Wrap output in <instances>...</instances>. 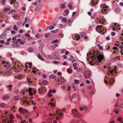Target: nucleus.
Masks as SVG:
<instances>
[{
    "instance_id": "c9c22d12",
    "label": "nucleus",
    "mask_w": 123,
    "mask_h": 123,
    "mask_svg": "<svg viewBox=\"0 0 123 123\" xmlns=\"http://www.w3.org/2000/svg\"><path fill=\"white\" fill-rule=\"evenodd\" d=\"M42 83L44 85H47L48 83V82L46 80H43L42 81Z\"/></svg>"
},
{
    "instance_id": "0eeeda50",
    "label": "nucleus",
    "mask_w": 123,
    "mask_h": 123,
    "mask_svg": "<svg viewBox=\"0 0 123 123\" xmlns=\"http://www.w3.org/2000/svg\"><path fill=\"white\" fill-rule=\"evenodd\" d=\"M47 90L45 87H43L41 86V87L38 89V92L39 94H42L45 93Z\"/></svg>"
},
{
    "instance_id": "72a5a7b5",
    "label": "nucleus",
    "mask_w": 123,
    "mask_h": 123,
    "mask_svg": "<svg viewBox=\"0 0 123 123\" xmlns=\"http://www.w3.org/2000/svg\"><path fill=\"white\" fill-rule=\"evenodd\" d=\"M65 80L63 78H61V83L63 84L65 83Z\"/></svg>"
},
{
    "instance_id": "338daca9",
    "label": "nucleus",
    "mask_w": 123,
    "mask_h": 123,
    "mask_svg": "<svg viewBox=\"0 0 123 123\" xmlns=\"http://www.w3.org/2000/svg\"><path fill=\"white\" fill-rule=\"evenodd\" d=\"M5 41L3 40H0V43L1 44H4L5 43Z\"/></svg>"
},
{
    "instance_id": "dca6fc26",
    "label": "nucleus",
    "mask_w": 123,
    "mask_h": 123,
    "mask_svg": "<svg viewBox=\"0 0 123 123\" xmlns=\"http://www.w3.org/2000/svg\"><path fill=\"white\" fill-rule=\"evenodd\" d=\"M28 63H26L25 66V72H30V70L29 69H28L27 68H28Z\"/></svg>"
},
{
    "instance_id": "603ef678",
    "label": "nucleus",
    "mask_w": 123,
    "mask_h": 123,
    "mask_svg": "<svg viewBox=\"0 0 123 123\" xmlns=\"http://www.w3.org/2000/svg\"><path fill=\"white\" fill-rule=\"evenodd\" d=\"M54 26L53 25L52 26L50 27L49 28V30H52L54 28Z\"/></svg>"
},
{
    "instance_id": "cd10ccee",
    "label": "nucleus",
    "mask_w": 123,
    "mask_h": 123,
    "mask_svg": "<svg viewBox=\"0 0 123 123\" xmlns=\"http://www.w3.org/2000/svg\"><path fill=\"white\" fill-rule=\"evenodd\" d=\"M52 91L51 90H49V93L48 94V96L49 97H51V94L52 93Z\"/></svg>"
},
{
    "instance_id": "c756f323",
    "label": "nucleus",
    "mask_w": 123,
    "mask_h": 123,
    "mask_svg": "<svg viewBox=\"0 0 123 123\" xmlns=\"http://www.w3.org/2000/svg\"><path fill=\"white\" fill-rule=\"evenodd\" d=\"M67 71L69 74H70L72 73V69L68 68L67 69Z\"/></svg>"
},
{
    "instance_id": "bb28decb",
    "label": "nucleus",
    "mask_w": 123,
    "mask_h": 123,
    "mask_svg": "<svg viewBox=\"0 0 123 123\" xmlns=\"http://www.w3.org/2000/svg\"><path fill=\"white\" fill-rule=\"evenodd\" d=\"M97 1V0H96ZM92 6H95L96 4H97V1H96L95 2H94L92 0Z\"/></svg>"
},
{
    "instance_id": "de8ad7c7",
    "label": "nucleus",
    "mask_w": 123,
    "mask_h": 123,
    "mask_svg": "<svg viewBox=\"0 0 123 123\" xmlns=\"http://www.w3.org/2000/svg\"><path fill=\"white\" fill-rule=\"evenodd\" d=\"M10 9L9 8H6L3 10L5 12L9 10Z\"/></svg>"
},
{
    "instance_id": "5fc2aeb1",
    "label": "nucleus",
    "mask_w": 123,
    "mask_h": 123,
    "mask_svg": "<svg viewBox=\"0 0 123 123\" xmlns=\"http://www.w3.org/2000/svg\"><path fill=\"white\" fill-rule=\"evenodd\" d=\"M120 11V10L119 8H117L115 10V11L117 13L119 12Z\"/></svg>"
},
{
    "instance_id": "052dcab7",
    "label": "nucleus",
    "mask_w": 123,
    "mask_h": 123,
    "mask_svg": "<svg viewBox=\"0 0 123 123\" xmlns=\"http://www.w3.org/2000/svg\"><path fill=\"white\" fill-rule=\"evenodd\" d=\"M17 117L19 119H20L21 120L22 119L21 117L19 115H16Z\"/></svg>"
},
{
    "instance_id": "4be33fe9",
    "label": "nucleus",
    "mask_w": 123,
    "mask_h": 123,
    "mask_svg": "<svg viewBox=\"0 0 123 123\" xmlns=\"http://www.w3.org/2000/svg\"><path fill=\"white\" fill-rule=\"evenodd\" d=\"M27 91L28 90L27 89H24L22 90V91L21 92V93H22L23 95H24L25 92H27Z\"/></svg>"
},
{
    "instance_id": "a211bd4d",
    "label": "nucleus",
    "mask_w": 123,
    "mask_h": 123,
    "mask_svg": "<svg viewBox=\"0 0 123 123\" xmlns=\"http://www.w3.org/2000/svg\"><path fill=\"white\" fill-rule=\"evenodd\" d=\"M108 70L109 72V73L111 74H113V73H114V74H115L116 71V70L114 69H113L112 70H110L108 69Z\"/></svg>"
},
{
    "instance_id": "e433bc0d",
    "label": "nucleus",
    "mask_w": 123,
    "mask_h": 123,
    "mask_svg": "<svg viewBox=\"0 0 123 123\" xmlns=\"http://www.w3.org/2000/svg\"><path fill=\"white\" fill-rule=\"evenodd\" d=\"M58 46V45L57 44H55L54 45H52L51 47L52 49H54L56 47Z\"/></svg>"
},
{
    "instance_id": "4c0bfd02",
    "label": "nucleus",
    "mask_w": 123,
    "mask_h": 123,
    "mask_svg": "<svg viewBox=\"0 0 123 123\" xmlns=\"http://www.w3.org/2000/svg\"><path fill=\"white\" fill-rule=\"evenodd\" d=\"M28 81L29 83V85H31L32 84V82L31 80L30 79H28Z\"/></svg>"
},
{
    "instance_id": "ea45409f",
    "label": "nucleus",
    "mask_w": 123,
    "mask_h": 123,
    "mask_svg": "<svg viewBox=\"0 0 123 123\" xmlns=\"http://www.w3.org/2000/svg\"><path fill=\"white\" fill-rule=\"evenodd\" d=\"M15 11L14 10H10L9 12H8V14H10L11 13H13L14 12H15Z\"/></svg>"
},
{
    "instance_id": "f8f14e48",
    "label": "nucleus",
    "mask_w": 123,
    "mask_h": 123,
    "mask_svg": "<svg viewBox=\"0 0 123 123\" xmlns=\"http://www.w3.org/2000/svg\"><path fill=\"white\" fill-rule=\"evenodd\" d=\"M21 100H22L21 102L23 104H24L25 105H29V103L28 101L27 100L25 99H23L22 98H21Z\"/></svg>"
},
{
    "instance_id": "a19ab883",
    "label": "nucleus",
    "mask_w": 123,
    "mask_h": 123,
    "mask_svg": "<svg viewBox=\"0 0 123 123\" xmlns=\"http://www.w3.org/2000/svg\"><path fill=\"white\" fill-rule=\"evenodd\" d=\"M19 98V97L18 96H16L14 97L13 98V99L16 100H18Z\"/></svg>"
},
{
    "instance_id": "2f4dec72",
    "label": "nucleus",
    "mask_w": 123,
    "mask_h": 123,
    "mask_svg": "<svg viewBox=\"0 0 123 123\" xmlns=\"http://www.w3.org/2000/svg\"><path fill=\"white\" fill-rule=\"evenodd\" d=\"M122 117H120L116 119V121L121 122L122 121Z\"/></svg>"
},
{
    "instance_id": "0e129e2a",
    "label": "nucleus",
    "mask_w": 123,
    "mask_h": 123,
    "mask_svg": "<svg viewBox=\"0 0 123 123\" xmlns=\"http://www.w3.org/2000/svg\"><path fill=\"white\" fill-rule=\"evenodd\" d=\"M114 112L116 114H118L119 113V111L118 110H115L114 111Z\"/></svg>"
},
{
    "instance_id": "f03ea898",
    "label": "nucleus",
    "mask_w": 123,
    "mask_h": 123,
    "mask_svg": "<svg viewBox=\"0 0 123 123\" xmlns=\"http://www.w3.org/2000/svg\"><path fill=\"white\" fill-rule=\"evenodd\" d=\"M23 66V65L20 62H16L13 64L12 68L15 72H18L21 70Z\"/></svg>"
},
{
    "instance_id": "f3484780",
    "label": "nucleus",
    "mask_w": 123,
    "mask_h": 123,
    "mask_svg": "<svg viewBox=\"0 0 123 123\" xmlns=\"http://www.w3.org/2000/svg\"><path fill=\"white\" fill-rule=\"evenodd\" d=\"M115 45H116L117 46H119V48H123V46H122L121 45H120V44L118 42H116L115 44Z\"/></svg>"
},
{
    "instance_id": "09e8293b",
    "label": "nucleus",
    "mask_w": 123,
    "mask_h": 123,
    "mask_svg": "<svg viewBox=\"0 0 123 123\" xmlns=\"http://www.w3.org/2000/svg\"><path fill=\"white\" fill-rule=\"evenodd\" d=\"M75 37L77 39V40H78L80 39V37L79 35H75Z\"/></svg>"
},
{
    "instance_id": "f257e3e1",
    "label": "nucleus",
    "mask_w": 123,
    "mask_h": 123,
    "mask_svg": "<svg viewBox=\"0 0 123 123\" xmlns=\"http://www.w3.org/2000/svg\"><path fill=\"white\" fill-rule=\"evenodd\" d=\"M87 55L88 57H90V59H91V60H90L89 62V64L91 65H99L101 60H103L104 58L103 56L101 55H99L97 58L96 57L95 54H92V53H91L89 52Z\"/></svg>"
},
{
    "instance_id": "c85d7f7f",
    "label": "nucleus",
    "mask_w": 123,
    "mask_h": 123,
    "mask_svg": "<svg viewBox=\"0 0 123 123\" xmlns=\"http://www.w3.org/2000/svg\"><path fill=\"white\" fill-rule=\"evenodd\" d=\"M72 87L74 89V90H75L77 89V87L76 86H75L74 83H73L72 84Z\"/></svg>"
},
{
    "instance_id": "864d4df0",
    "label": "nucleus",
    "mask_w": 123,
    "mask_h": 123,
    "mask_svg": "<svg viewBox=\"0 0 123 123\" xmlns=\"http://www.w3.org/2000/svg\"><path fill=\"white\" fill-rule=\"evenodd\" d=\"M59 40L58 39H56L54 41H53L51 43H56L58 42Z\"/></svg>"
},
{
    "instance_id": "4d7b16f0",
    "label": "nucleus",
    "mask_w": 123,
    "mask_h": 123,
    "mask_svg": "<svg viewBox=\"0 0 123 123\" xmlns=\"http://www.w3.org/2000/svg\"><path fill=\"white\" fill-rule=\"evenodd\" d=\"M58 115L60 117H61L63 116V113H62L61 112L59 113Z\"/></svg>"
},
{
    "instance_id": "b1692460",
    "label": "nucleus",
    "mask_w": 123,
    "mask_h": 123,
    "mask_svg": "<svg viewBox=\"0 0 123 123\" xmlns=\"http://www.w3.org/2000/svg\"><path fill=\"white\" fill-rule=\"evenodd\" d=\"M9 96L8 95L4 96L2 97V99L4 100H5L8 98Z\"/></svg>"
},
{
    "instance_id": "c03bdc74",
    "label": "nucleus",
    "mask_w": 123,
    "mask_h": 123,
    "mask_svg": "<svg viewBox=\"0 0 123 123\" xmlns=\"http://www.w3.org/2000/svg\"><path fill=\"white\" fill-rule=\"evenodd\" d=\"M56 76L55 75H50L49 76V77L50 78H52L53 79H55L56 78Z\"/></svg>"
},
{
    "instance_id": "7ed1b4c3",
    "label": "nucleus",
    "mask_w": 123,
    "mask_h": 123,
    "mask_svg": "<svg viewBox=\"0 0 123 123\" xmlns=\"http://www.w3.org/2000/svg\"><path fill=\"white\" fill-rule=\"evenodd\" d=\"M100 7L102 9L101 10V11L102 13H106L107 12L108 9H107V8H108V6H107L105 4H101Z\"/></svg>"
},
{
    "instance_id": "69168bd1",
    "label": "nucleus",
    "mask_w": 123,
    "mask_h": 123,
    "mask_svg": "<svg viewBox=\"0 0 123 123\" xmlns=\"http://www.w3.org/2000/svg\"><path fill=\"white\" fill-rule=\"evenodd\" d=\"M44 56L45 57H46L47 59H49L50 57V56L49 55H48L47 56H46V55H44Z\"/></svg>"
},
{
    "instance_id": "2eb2a0df",
    "label": "nucleus",
    "mask_w": 123,
    "mask_h": 123,
    "mask_svg": "<svg viewBox=\"0 0 123 123\" xmlns=\"http://www.w3.org/2000/svg\"><path fill=\"white\" fill-rule=\"evenodd\" d=\"M102 26H99L98 25L96 27V30L97 31L99 32V31H102Z\"/></svg>"
},
{
    "instance_id": "393cba45",
    "label": "nucleus",
    "mask_w": 123,
    "mask_h": 123,
    "mask_svg": "<svg viewBox=\"0 0 123 123\" xmlns=\"http://www.w3.org/2000/svg\"><path fill=\"white\" fill-rule=\"evenodd\" d=\"M37 57L40 60L42 61H44V59L42 58L40 54H38V55Z\"/></svg>"
},
{
    "instance_id": "1a4fd4ad",
    "label": "nucleus",
    "mask_w": 123,
    "mask_h": 123,
    "mask_svg": "<svg viewBox=\"0 0 123 123\" xmlns=\"http://www.w3.org/2000/svg\"><path fill=\"white\" fill-rule=\"evenodd\" d=\"M120 25L117 24H115L112 27V28L114 31H117L120 30Z\"/></svg>"
},
{
    "instance_id": "9d476101",
    "label": "nucleus",
    "mask_w": 123,
    "mask_h": 123,
    "mask_svg": "<svg viewBox=\"0 0 123 123\" xmlns=\"http://www.w3.org/2000/svg\"><path fill=\"white\" fill-rule=\"evenodd\" d=\"M14 118V116L12 114H10L9 119L7 121V123H13L14 121L13 119Z\"/></svg>"
},
{
    "instance_id": "6ab92c4d",
    "label": "nucleus",
    "mask_w": 123,
    "mask_h": 123,
    "mask_svg": "<svg viewBox=\"0 0 123 123\" xmlns=\"http://www.w3.org/2000/svg\"><path fill=\"white\" fill-rule=\"evenodd\" d=\"M18 41L19 42V43L20 44H24L25 42V41H21V40L20 39H18Z\"/></svg>"
},
{
    "instance_id": "5701e85b",
    "label": "nucleus",
    "mask_w": 123,
    "mask_h": 123,
    "mask_svg": "<svg viewBox=\"0 0 123 123\" xmlns=\"http://www.w3.org/2000/svg\"><path fill=\"white\" fill-rule=\"evenodd\" d=\"M6 106L5 103H0V107L1 108H4Z\"/></svg>"
},
{
    "instance_id": "bf43d9fd",
    "label": "nucleus",
    "mask_w": 123,
    "mask_h": 123,
    "mask_svg": "<svg viewBox=\"0 0 123 123\" xmlns=\"http://www.w3.org/2000/svg\"><path fill=\"white\" fill-rule=\"evenodd\" d=\"M18 79L19 80H21L22 78V76L20 74H19L18 75Z\"/></svg>"
},
{
    "instance_id": "774afa93",
    "label": "nucleus",
    "mask_w": 123,
    "mask_h": 123,
    "mask_svg": "<svg viewBox=\"0 0 123 123\" xmlns=\"http://www.w3.org/2000/svg\"><path fill=\"white\" fill-rule=\"evenodd\" d=\"M65 12L67 14H68L69 13V11L68 10H65Z\"/></svg>"
},
{
    "instance_id": "3c124183",
    "label": "nucleus",
    "mask_w": 123,
    "mask_h": 123,
    "mask_svg": "<svg viewBox=\"0 0 123 123\" xmlns=\"http://www.w3.org/2000/svg\"><path fill=\"white\" fill-rule=\"evenodd\" d=\"M13 29L14 30L16 31H17L18 30L16 25H15L14 26V27H13Z\"/></svg>"
},
{
    "instance_id": "473e14b6",
    "label": "nucleus",
    "mask_w": 123,
    "mask_h": 123,
    "mask_svg": "<svg viewBox=\"0 0 123 123\" xmlns=\"http://www.w3.org/2000/svg\"><path fill=\"white\" fill-rule=\"evenodd\" d=\"M30 103H31L32 104L34 105H35L36 104V103L34 102V101L32 100L30 101Z\"/></svg>"
},
{
    "instance_id": "aec40b11",
    "label": "nucleus",
    "mask_w": 123,
    "mask_h": 123,
    "mask_svg": "<svg viewBox=\"0 0 123 123\" xmlns=\"http://www.w3.org/2000/svg\"><path fill=\"white\" fill-rule=\"evenodd\" d=\"M60 19H62V21H63L66 22L67 21V18L65 17H60Z\"/></svg>"
},
{
    "instance_id": "412c9836",
    "label": "nucleus",
    "mask_w": 123,
    "mask_h": 123,
    "mask_svg": "<svg viewBox=\"0 0 123 123\" xmlns=\"http://www.w3.org/2000/svg\"><path fill=\"white\" fill-rule=\"evenodd\" d=\"M5 74L6 75H10L12 73L8 70H6L5 72Z\"/></svg>"
},
{
    "instance_id": "a18cd8bd",
    "label": "nucleus",
    "mask_w": 123,
    "mask_h": 123,
    "mask_svg": "<svg viewBox=\"0 0 123 123\" xmlns=\"http://www.w3.org/2000/svg\"><path fill=\"white\" fill-rule=\"evenodd\" d=\"M72 98H76L77 97V95L75 94H73L72 96Z\"/></svg>"
},
{
    "instance_id": "8fccbe9b",
    "label": "nucleus",
    "mask_w": 123,
    "mask_h": 123,
    "mask_svg": "<svg viewBox=\"0 0 123 123\" xmlns=\"http://www.w3.org/2000/svg\"><path fill=\"white\" fill-rule=\"evenodd\" d=\"M49 33H48L45 34L44 35V37H45L47 38L48 37L49 35Z\"/></svg>"
},
{
    "instance_id": "20e7f679",
    "label": "nucleus",
    "mask_w": 123,
    "mask_h": 123,
    "mask_svg": "<svg viewBox=\"0 0 123 123\" xmlns=\"http://www.w3.org/2000/svg\"><path fill=\"white\" fill-rule=\"evenodd\" d=\"M97 21L98 23H99L103 25H105L106 24V20L104 17L99 18H97Z\"/></svg>"
},
{
    "instance_id": "79ce46f5",
    "label": "nucleus",
    "mask_w": 123,
    "mask_h": 123,
    "mask_svg": "<svg viewBox=\"0 0 123 123\" xmlns=\"http://www.w3.org/2000/svg\"><path fill=\"white\" fill-rule=\"evenodd\" d=\"M44 47V45L43 44L41 45L39 47V49L40 50L42 49Z\"/></svg>"
},
{
    "instance_id": "ddd939ff",
    "label": "nucleus",
    "mask_w": 123,
    "mask_h": 123,
    "mask_svg": "<svg viewBox=\"0 0 123 123\" xmlns=\"http://www.w3.org/2000/svg\"><path fill=\"white\" fill-rule=\"evenodd\" d=\"M104 81L105 83H106L107 84L108 83V81L109 82V84L110 85L111 84L113 83L114 82V80L112 79H111L110 80H109L108 79V81H107V80L105 79Z\"/></svg>"
},
{
    "instance_id": "9b49d317",
    "label": "nucleus",
    "mask_w": 123,
    "mask_h": 123,
    "mask_svg": "<svg viewBox=\"0 0 123 123\" xmlns=\"http://www.w3.org/2000/svg\"><path fill=\"white\" fill-rule=\"evenodd\" d=\"M28 91L30 96L32 95L33 94L34 95L35 93H36V91L34 88L32 89L30 88L28 89Z\"/></svg>"
},
{
    "instance_id": "13d9d810",
    "label": "nucleus",
    "mask_w": 123,
    "mask_h": 123,
    "mask_svg": "<svg viewBox=\"0 0 123 123\" xmlns=\"http://www.w3.org/2000/svg\"><path fill=\"white\" fill-rule=\"evenodd\" d=\"M68 6L70 10H72V6L71 4H69L68 5Z\"/></svg>"
},
{
    "instance_id": "e2e57ef3",
    "label": "nucleus",
    "mask_w": 123,
    "mask_h": 123,
    "mask_svg": "<svg viewBox=\"0 0 123 123\" xmlns=\"http://www.w3.org/2000/svg\"><path fill=\"white\" fill-rule=\"evenodd\" d=\"M82 68H81L80 67L78 69L77 71L79 72H80L82 71Z\"/></svg>"
},
{
    "instance_id": "4468645a",
    "label": "nucleus",
    "mask_w": 123,
    "mask_h": 123,
    "mask_svg": "<svg viewBox=\"0 0 123 123\" xmlns=\"http://www.w3.org/2000/svg\"><path fill=\"white\" fill-rule=\"evenodd\" d=\"M19 111L21 113L24 114L25 113H27L28 111H27L25 110V109L22 108H21L20 109H19Z\"/></svg>"
},
{
    "instance_id": "39448f33",
    "label": "nucleus",
    "mask_w": 123,
    "mask_h": 123,
    "mask_svg": "<svg viewBox=\"0 0 123 123\" xmlns=\"http://www.w3.org/2000/svg\"><path fill=\"white\" fill-rule=\"evenodd\" d=\"M1 67H3V69H8L10 68V66L8 63H5L3 61L2 62V63L1 64Z\"/></svg>"
},
{
    "instance_id": "423d86ee",
    "label": "nucleus",
    "mask_w": 123,
    "mask_h": 123,
    "mask_svg": "<svg viewBox=\"0 0 123 123\" xmlns=\"http://www.w3.org/2000/svg\"><path fill=\"white\" fill-rule=\"evenodd\" d=\"M84 77L86 79H87L89 78L91 75V72L88 71H84L83 73Z\"/></svg>"
},
{
    "instance_id": "6e6d98bb",
    "label": "nucleus",
    "mask_w": 123,
    "mask_h": 123,
    "mask_svg": "<svg viewBox=\"0 0 123 123\" xmlns=\"http://www.w3.org/2000/svg\"><path fill=\"white\" fill-rule=\"evenodd\" d=\"M18 42H19V41H18V39H17V40H16L14 42V41H12V43H14L15 44H18Z\"/></svg>"
},
{
    "instance_id": "f704fd0d",
    "label": "nucleus",
    "mask_w": 123,
    "mask_h": 123,
    "mask_svg": "<svg viewBox=\"0 0 123 123\" xmlns=\"http://www.w3.org/2000/svg\"><path fill=\"white\" fill-rule=\"evenodd\" d=\"M74 84H79V81L77 80H74Z\"/></svg>"
},
{
    "instance_id": "49530a36",
    "label": "nucleus",
    "mask_w": 123,
    "mask_h": 123,
    "mask_svg": "<svg viewBox=\"0 0 123 123\" xmlns=\"http://www.w3.org/2000/svg\"><path fill=\"white\" fill-rule=\"evenodd\" d=\"M61 8H64L66 7V6L64 4H62L61 5Z\"/></svg>"
},
{
    "instance_id": "58836bf2",
    "label": "nucleus",
    "mask_w": 123,
    "mask_h": 123,
    "mask_svg": "<svg viewBox=\"0 0 123 123\" xmlns=\"http://www.w3.org/2000/svg\"><path fill=\"white\" fill-rule=\"evenodd\" d=\"M12 86L10 85L9 86H8L7 87L8 90L9 91H11L12 90Z\"/></svg>"
},
{
    "instance_id": "680f3d73",
    "label": "nucleus",
    "mask_w": 123,
    "mask_h": 123,
    "mask_svg": "<svg viewBox=\"0 0 123 123\" xmlns=\"http://www.w3.org/2000/svg\"><path fill=\"white\" fill-rule=\"evenodd\" d=\"M85 82L86 83L88 84H89L90 83V81L88 80H86L85 81Z\"/></svg>"
},
{
    "instance_id": "6e6552de",
    "label": "nucleus",
    "mask_w": 123,
    "mask_h": 123,
    "mask_svg": "<svg viewBox=\"0 0 123 123\" xmlns=\"http://www.w3.org/2000/svg\"><path fill=\"white\" fill-rule=\"evenodd\" d=\"M72 114L74 117H78L80 116V115L77 111V110L75 109L72 110Z\"/></svg>"
},
{
    "instance_id": "a878e982",
    "label": "nucleus",
    "mask_w": 123,
    "mask_h": 123,
    "mask_svg": "<svg viewBox=\"0 0 123 123\" xmlns=\"http://www.w3.org/2000/svg\"><path fill=\"white\" fill-rule=\"evenodd\" d=\"M28 51L30 52H32L33 50V48L29 47L28 49Z\"/></svg>"
},
{
    "instance_id": "37998d69",
    "label": "nucleus",
    "mask_w": 123,
    "mask_h": 123,
    "mask_svg": "<svg viewBox=\"0 0 123 123\" xmlns=\"http://www.w3.org/2000/svg\"><path fill=\"white\" fill-rule=\"evenodd\" d=\"M85 35V33L84 32H82L80 34V36L82 37H84Z\"/></svg>"
},
{
    "instance_id": "7c9ffc66",
    "label": "nucleus",
    "mask_w": 123,
    "mask_h": 123,
    "mask_svg": "<svg viewBox=\"0 0 123 123\" xmlns=\"http://www.w3.org/2000/svg\"><path fill=\"white\" fill-rule=\"evenodd\" d=\"M50 105L51 106H53L54 107L55 106V104L54 102H50L49 103V105Z\"/></svg>"
}]
</instances>
